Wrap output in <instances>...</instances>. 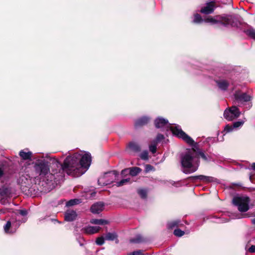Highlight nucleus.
Returning a JSON list of instances; mask_svg holds the SVG:
<instances>
[{
    "instance_id": "1",
    "label": "nucleus",
    "mask_w": 255,
    "mask_h": 255,
    "mask_svg": "<svg viewBox=\"0 0 255 255\" xmlns=\"http://www.w3.org/2000/svg\"><path fill=\"white\" fill-rule=\"evenodd\" d=\"M51 163L57 167L50 172L48 162L45 159L38 160L33 163L35 175L29 173L22 175L19 179L21 184H28L32 178L39 180V184L43 187L42 189L45 192H49L62 180L64 177V170L62 164L55 158H50Z\"/></svg>"
},
{
    "instance_id": "2",
    "label": "nucleus",
    "mask_w": 255,
    "mask_h": 255,
    "mask_svg": "<svg viewBox=\"0 0 255 255\" xmlns=\"http://www.w3.org/2000/svg\"><path fill=\"white\" fill-rule=\"evenodd\" d=\"M91 162V154L80 151L66 157L63 163V169L69 175L79 177L86 171Z\"/></svg>"
},
{
    "instance_id": "3",
    "label": "nucleus",
    "mask_w": 255,
    "mask_h": 255,
    "mask_svg": "<svg viewBox=\"0 0 255 255\" xmlns=\"http://www.w3.org/2000/svg\"><path fill=\"white\" fill-rule=\"evenodd\" d=\"M181 163L182 171L185 174L195 172L200 163L198 152L193 149H188L181 155Z\"/></svg>"
},
{
    "instance_id": "4",
    "label": "nucleus",
    "mask_w": 255,
    "mask_h": 255,
    "mask_svg": "<svg viewBox=\"0 0 255 255\" xmlns=\"http://www.w3.org/2000/svg\"><path fill=\"white\" fill-rule=\"evenodd\" d=\"M155 127L161 128L162 130L171 131L173 134L182 138L184 141L190 145H193L194 141L184 132L178 125L172 126L168 123L167 120L162 118H157L154 121Z\"/></svg>"
},
{
    "instance_id": "5",
    "label": "nucleus",
    "mask_w": 255,
    "mask_h": 255,
    "mask_svg": "<svg viewBox=\"0 0 255 255\" xmlns=\"http://www.w3.org/2000/svg\"><path fill=\"white\" fill-rule=\"evenodd\" d=\"M204 21L212 24L220 23L225 26L231 25L232 27H238L240 24L237 19L232 15H216L215 17L209 16L204 19Z\"/></svg>"
},
{
    "instance_id": "6",
    "label": "nucleus",
    "mask_w": 255,
    "mask_h": 255,
    "mask_svg": "<svg viewBox=\"0 0 255 255\" xmlns=\"http://www.w3.org/2000/svg\"><path fill=\"white\" fill-rule=\"evenodd\" d=\"M250 198L246 196H235L233 199V203L238 207L239 211L245 212L249 209Z\"/></svg>"
},
{
    "instance_id": "7",
    "label": "nucleus",
    "mask_w": 255,
    "mask_h": 255,
    "mask_svg": "<svg viewBox=\"0 0 255 255\" xmlns=\"http://www.w3.org/2000/svg\"><path fill=\"white\" fill-rule=\"evenodd\" d=\"M119 174L116 171L105 173L98 179V184L100 186H106L115 182L118 179Z\"/></svg>"
},
{
    "instance_id": "8",
    "label": "nucleus",
    "mask_w": 255,
    "mask_h": 255,
    "mask_svg": "<svg viewBox=\"0 0 255 255\" xmlns=\"http://www.w3.org/2000/svg\"><path fill=\"white\" fill-rule=\"evenodd\" d=\"M241 114L239 109L236 106H232L228 109H226L224 113L225 118L229 121L238 118Z\"/></svg>"
},
{
    "instance_id": "9",
    "label": "nucleus",
    "mask_w": 255,
    "mask_h": 255,
    "mask_svg": "<svg viewBox=\"0 0 255 255\" xmlns=\"http://www.w3.org/2000/svg\"><path fill=\"white\" fill-rule=\"evenodd\" d=\"M234 102L235 104H242L244 102L250 101L251 97L245 93H241L240 91H236L234 95Z\"/></svg>"
},
{
    "instance_id": "10",
    "label": "nucleus",
    "mask_w": 255,
    "mask_h": 255,
    "mask_svg": "<svg viewBox=\"0 0 255 255\" xmlns=\"http://www.w3.org/2000/svg\"><path fill=\"white\" fill-rule=\"evenodd\" d=\"M20 225V221H16L11 223L10 221H7L5 225L4 226V232L6 233H13Z\"/></svg>"
},
{
    "instance_id": "11",
    "label": "nucleus",
    "mask_w": 255,
    "mask_h": 255,
    "mask_svg": "<svg viewBox=\"0 0 255 255\" xmlns=\"http://www.w3.org/2000/svg\"><path fill=\"white\" fill-rule=\"evenodd\" d=\"M244 121H240L235 122L233 125H227L224 128V132L228 133L233 131L234 128H238L241 127L244 124Z\"/></svg>"
},
{
    "instance_id": "12",
    "label": "nucleus",
    "mask_w": 255,
    "mask_h": 255,
    "mask_svg": "<svg viewBox=\"0 0 255 255\" xmlns=\"http://www.w3.org/2000/svg\"><path fill=\"white\" fill-rule=\"evenodd\" d=\"M104 207V204L103 203L97 202L91 206L90 210L93 214H99L103 210Z\"/></svg>"
},
{
    "instance_id": "13",
    "label": "nucleus",
    "mask_w": 255,
    "mask_h": 255,
    "mask_svg": "<svg viewBox=\"0 0 255 255\" xmlns=\"http://www.w3.org/2000/svg\"><path fill=\"white\" fill-rule=\"evenodd\" d=\"M77 214L74 210H67L64 214L65 220L68 222H71L76 219Z\"/></svg>"
},
{
    "instance_id": "14",
    "label": "nucleus",
    "mask_w": 255,
    "mask_h": 255,
    "mask_svg": "<svg viewBox=\"0 0 255 255\" xmlns=\"http://www.w3.org/2000/svg\"><path fill=\"white\" fill-rule=\"evenodd\" d=\"M215 9V6L213 2L207 3L205 6L201 8V12L204 14H210L212 13Z\"/></svg>"
},
{
    "instance_id": "15",
    "label": "nucleus",
    "mask_w": 255,
    "mask_h": 255,
    "mask_svg": "<svg viewBox=\"0 0 255 255\" xmlns=\"http://www.w3.org/2000/svg\"><path fill=\"white\" fill-rule=\"evenodd\" d=\"M100 228L99 227L87 226L82 229L84 233L87 234H94L99 232Z\"/></svg>"
},
{
    "instance_id": "16",
    "label": "nucleus",
    "mask_w": 255,
    "mask_h": 255,
    "mask_svg": "<svg viewBox=\"0 0 255 255\" xmlns=\"http://www.w3.org/2000/svg\"><path fill=\"white\" fill-rule=\"evenodd\" d=\"M149 119L146 117H143L135 122L134 126L136 128H138L144 126L148 123Z\"/></svg>"
},
{
    "instance_id": "17",
    "label": "nucleus",
    "mask_w": 255,
    "mask_h": 255,
    "mask_svg": "<svg viewBox=\"0 0 255 255\" xmlns=\"http://www.w3.org/2000/svg\"><path fill=\"white\" fill-rule=\"evenodd\" d=\"M190 179H192L193 180H199L201 181H203L206 182H210L212 181V177L210 176H206L205 175H198V176H191L189 177Z\"/></svg>"
},
{
    "instance_id": "18",
    "label": "nucleus",
    "mask_w": 255,
    "mask_h": 255,
    "mask_svg": "<svg viewBox=\"0 0 255 255\" xmlns=\"http://www.w3.org/2000/svg\"><path fill=\"white\" fill-rule=\"evenodd\" d=\"M216 83L219 88L223 91L226 90L229 85V83L227 80L223 79L216 81Z\"/></svg>"
},
{
    "instance_id": "19",
    "label": "nucleus",
    "mask_w": 255,
    "mask_h": 255,
    "mask_svg": "<svg viewBox=\"0 0 255 255\" xmlns=\"http://www.w3.org/2000/svg\"><path fill=\"white\" fill-rule=\"evenodd\" d=\"M129 170V174L132 176H134L137 175L138 173H139L141 171V169L137 167H133L128 169H125L122 170V174H124V173L128 170Z\"/></svg>"
},
{
    "instance_id": "20",
    "label": "nucleus",
    "mask_w": 255,
    "mask_h": 255,
    "mask_svg": "<svg viewBox=\"0 0 255 255\" xmlns=\"http://www.w3.org/2000/svg\"><path fill=\"white\" fill-rule=\"evenodd\" d=\"M19 156L24 160L30 159L31 157L32 153L30 151H25L22 150L19 152Z\"/></svg>"
},
{
    "instance_id": "21",
    "label": "nucleus",
    "mask_w": 255,
    "mask_h": 255,
    "mask_svg": "<svg viewBox=\"0 0 255 255\" xmlns=\"http://www.w3.org/2000/svg\"><path fill=\"white\" fill-rule=\"evenodd\" d=\"M90 222L96 225H105L108 224V221L104 219H92Z\"/></svg>"
},
{
    "instance_id": "22",
    "label": "nucleus",
    "mask_w": 255,
    "mask_h": 255,
    "mask_svg": "<svg viewBox=\"0 0 255 255\" xmlns=\"http://www.w3.org/2000/svg\"><path fill=\"white\" fill-rule=\"evenodd\" d=\"M117 238V235L115 233H108L106 234L105 239L108 241H114Z\"/></svg>"
},
{
    "instance_id": "23",
    "label": "nucleus",
    "mask_w": 255,
    "mask_h": 255,
    "mask_svg": "<svg viewBox=\"0 0 255 255\" xmlns=\"http://www.w3.org/2000/svg\"><path fill=\"white\" fill-rule=\"evenodd\" d=\"M144 241L142 236L140 235H137L134 238L130 240V242L132 243H140Z\"/></svg>"
},
{
    "instance_id": "24",
    "label": "nucleus",
    "mask_w": 255,
    "mask_h": 255,
    "mask_svg": "<svg viewBox=\"0 0 255 255\" xmlns=\"http://www.w3.org/2000/svg\"><path fill=\"white\" fill-rule=\"evenodd\" d=\"M245 32L250 37L255 39V29L253 28H249V29L245 30Z\"/></svg>"
},
{
    "instance_id": "25",
    "label": "nucleus",
    "mask_w": 255,
    "mask_h": 255,
    "mask_svg": "<svg viewBox=\"0 0 255 255\" xmlns=\"http://www.w3.org/2000/svg\"><path fill=\"white\" fill-rule=\"evenodd\" d=\"M10 194V190L8 188L2 187L0 189V195L3 197H7Z\"/></svg>"
},
{
    "instance_id": "26",
    "label": "nucleus",
    "mask_w": 255,
    "mask_h": 255,
    "mask_svg": "<svg viewBox=\"0 0 255 255\" xmlns=\"http://www.w3.org/2000/svg\"><path fill=\"white\" fill-rule=\"evenodd\" d=\"M81 203V200L78 199H71L66 203L67 206H72Z\"/></svg>"
},
{
    "instance_id": "27",
    "label": "nucleus",
    "mask_w": 255,
    "mask_h": 255,
    "mask_svg": "<svg viewBox=\"0 0 255 255\" xmlns=\"http://www.w3.org/2000/svg\"><path fill=\"white\" fill-rule=\"evenodd\" d=\"M128 145L129 147L133 151H138L140 150V146L137 143L135 142H130Z\"/></svg>"
},
{
    "instance_id": "28",
    "label": "nucleus",
    "mask_w": 255,
    "mask_h": 255,
    "mask_svg": "<svg viewBox=\"0 0 255 255\" xmlns=\"http://www.w3.org/2000/svg\"><path fill=\"white\" fill-rule=\"evenodd\" d=\"M193 21L194 23H200L203 21H204V19H202L201 16L200 14L197 13L194 15Z\"/></svg>"
},
{
    "instance_id": "29",
    "label": "nucleus",
    "mask_w": 255,
    "mask_h": 255,
    "mask_svg": "<svg viewBox=\"0 0 255 255\" xmlns=\"http://www.w3.org/2000/svg\"><path fill=\"white\" fill-rule=\"evenodd\" d=\"M129 181L130 178L124 179L121 180L119 182H117L116 185L117 186L120 187L128 184V183L129 182Z\"/></svg>"
},
{
    "instance_id": "30",
    "label": "nucleus",
    "mask_w": 255,
    "mask_h": 255,
    "mask_svg": "<svg viewBox=\"0 0 255 255\" xmlns=\"http://www.w3.org/2000/svg\"><path fill=\"white\" fill-rule=\"evenodd\" d=\"M179 221H174L171 222H169L167 224V227L169 229H173L175 227H178L179 224Z\"/></svg>"
},
{
    "instance_id": "31",
    "label": "nucleus",
    "mask_w": 255,
    "mask_h": 255,
    "mask_svg": "<svg viewBox=\"0 0 255 255\" xmlns=\"http://www.w3.org/2000/svg\"><path fill=\"white\" fill-rule=\"evenodd\" d=\"M137 192L142 198H145L147 196V190L144 189H139Z\"/></svg>"
},
{
    "instance_id": "32",
    "label": "nucleus",
    "mask_w": 255,
    "mask_h": 255,
    "mask_svg": "<svg viewBox=\"0 0 255 255\" xmlns=\"http://www.w3.org/2000/svg\"><path fill=\"white\" fill-rule=\"evenodd\" d=\"M156 144L155 141H153L149 146V150L152 153H154L156 151Z\"/></svg>"
},
{
    "instance_id": "33",
    "label": "nucleus",
    "mask_w": 255,
    "mask_h": 255,
    "mask_svg": "<svg viewBox=\"0 0 255 255\" xmlns=\"http://www.w3.org/2000/svg\"><path fill=\"white\" fill-rule=\"evenodd\" d=\"M174 234L175 236L180 237L184 235V232L179 229H177L174 231Z\"/></svg>"
},
{
    "instance_id": "34",
    "label": "nucleus",
    "mask_w": 255,
    "mask_h": 255,
    "mask_svg": "<svg viewBox=\"0 0 255 255\" xmlns=\"http://www.w3.org/2000/svg\"><path fill=\"white\" fill-rule=\"evenodd\" d=\"M140 157L143 160H147L148 159V153L147 151L144 150L142 151L140 155Z\"/></svg>"
},
{
    "instance_id": "35",
    "label": "nucleus",
    "mask_w": 255,
    "mask_h": 255,
    "mask_svg": "<svg viewBox=\"0 0 255 255\" xmlns=\"http://www.w3.org/2000/svg\"><path fill=\"white\" fill-rule=\"evenodd\" d=\"M104 240L105 239L104 238V237H100L97 239L96 242L98 245L101 246L104 244L105 242Z\"/></svg>"
},
{
    "instance_id": "36",
    "label": "nucleus",
    "mask_w": 255,
    "mask_h": 255,
    "mask_svg": "<svg viewBox=\"0 0 255 255\" xmlns=\"http://www.w3.org/2000/svg\"><path fill=\"white\" fill-rule=\"evenodd\" d=\"M164 135L161 134H158L156 139L153 140V141H155L156 143L160 142L162 140L164 139Z\"/></svg>"
},
{
    "instance_id": "37",
    "label": "nucleus",
    "mask_w": 255,
    "mask_h": 255,
    "mask_svg": "<svg viewBox=\"0 0 255 255\" xmlns=\"http://www.w3.org/2000/svg\"><path fill=\"white\" fill-rule=\"evenodd\" d=\"M128 255H143L142 252L140 250L130 253Z\"/></svg>"
},
{
    "instance_id": "38",
    "label": "nucleus",
    "mask_w": 255,
    "mask_h": 255,
    "mask_svg": "<svg viewBox=\"0 0 255 255\" xmlns=\"http://www.w3.org/2000/svg\"><path fill=\"white\" fill-rule=\"evenodd\" d=\"M5 174V169L3 166H0V178L4 176Z\"/></svg>"
},
{
    "instance_id": "39",
    "label": "nucleus",
    "mask_w": 255,
    "mask_h": 255,
    "mask_svg": "<svg viewBox=\"0 0 255 255\" xmlns=\"http://www.w3.org/2000/svg\"><path fill=\"white\" fill-rule=\"evenodd\" d=\"M198 156L200 155L201 158L203 159L205 161H208V158L207 156L202 152H199V153H198Z\"/></svg>"
},
{
    "instance_id": "40",
    "label": "nucleus",
    "mask_w": 255,
    "mask_h": 255,
    "mask_svg": "<svg viewBox=\"0 0 255 255\" xmlns=\"http://www.w3.org/2000/svg\"><path fill=\"white\" fill-rule=\"evenodd\" d=\"M19 214L23 216H26L27 214V211L25 210H21L19 211Z\"/></svg>"
},
{
    "instance_id": "41",
    "label": "nucleus",
    "mask_w": 255,
    "mask_h": 255,
    "mask_svg": "<svg viewBox=\"0 0 255 255\" xmlns=\"http://www.w3.org/2000/svg\"><path fill=\"white\" fill-rule=\"evenodd\" d=\"M152 168H153V167L151 165H149V164L146 165L145 166V170L146 172H148L150 170H151L152 169Z\"/></svg>"
},
{
    "instance_id": "42",
    "label": "nucleus",
    "mask_w": 255,
    "mask_h": 255,
    "mask_svg": "<svg viewBox=\"0 0 255 255\" xmlns=\"http://www.w3.org/2000/svg\"><path fill=\"white\" fill-rule=\"evenodd\" d=\"M249 251L250 253H255V245H252L249 249Z\"/></svg>"
},
{
    "instance_id": "43",
    "label": "nucleus",
    "mask_w": 255,
    "mask_h": 255,
    "mask_svg": "<svg viewBox=\"0 0 255 255\" xmlns=\"http://www.w3.org/2000/svg\"><path fill=\"white\" fill-rule=\"evenodd\" d=\"M251 167L253 170H255V163H253L251 165Z\"/></svg>"
},
{
    "instance_id": "44",
    "label": "nucleus",
    "mask_w": 255,
    "mask_h": 255,
    "mask_svg": "<svg viewBox=\"0 0 255 255\" xmlns=\"http://www.w3.org/2000/svg\"><path fill=\"white\" fill-rule=\"evenodd\" d=\"M252 223L254 224V225H255V218H254L252 220Z\"/></svg>"
},
{
    "instance_id": "45",
    "label": "nucleus",
    "mask_w": 255,
    "mask_h": 255,
    "mask_svg": "<svg viewBox=\"0 0 255 255\" xmlns=\"http://www.w3.org/2000/svg\"><path fill=\"white\" fill-rule=\"evenodd\" d=\"M26 169H27V171H26V172H28V168H26Z\"/></svg>"
},
{
    "instance_id": "46",
    "label": "nucleus",
    "mask_w": 255,
    "mask_h": 255,
    "mask_svg": "<svg viewBox=\"0 0 255 255\" xmlns=\"http://www.w3.org/2000/svg\"><path fill=\"white\" fill-rule=\"evenodd\" d=\"M241 217H237L236 218H240Z\"/></svg>"
}]
</instances>
